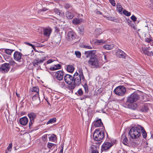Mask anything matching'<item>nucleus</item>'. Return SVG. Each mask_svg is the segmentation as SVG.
Listing matches in <instances>:
<instances>
[{
	"label": "nucleus",
	"instance_id": "60",
	"mask_svg": "<svg viewBox=\"0 0 153 153\" xmlns=\"http://www.w3.org/2000/svg\"><path fill=\"white\" fill-rule=\"evenodd\" d=\"M48 10V9H47V8H43V9H42V11H45Z\"/></svg>",
	"mask_w": 153,
	"mask_h": 153
},
{
	"label": "nucleus",
	"instance_id": "23",
	"mask_svg": "<svg viewBox=\"0 0 153 153\" xmlns=\"http://www.w3.org/2000/svg\"><path fill=\"white\" fill-rule=\"evenodd\" d=\"M83 21V19H82L74 18L72 20V23L75 25H77L81 23Z\"/></svg>",
	"mask_w": 153,
	"mask_h": 153
},
{
	"label": "nucleus",
	"instance_id": "64",
	"mask_svg": "<svg viewBox=\"0 0 153 153\" xmlns=\"http://www.w3.org/2000/svg\"><path fill=\"white\" fill-rule=\"evenodd\" d=\"M150 43H151V45L152 46H153V40H152V41Z\"/></svg>",
	"mask_w": 153,
	"mask_h": 153
},
{
	"label": "nucleus",
	"instance_id": "20",
	"mask_svg": "<svg viewBox=\"0 0 153 153\" xmlns=\"http://www.w3.org/2000/svg\"><path fill=\"white\" fill-rule=\"evenodd\" d=\"M52 31L50 28H46L44 29L43 34L45 36L49 37Z\"/></svg>",
	"mask_w": 153,
	"mask_h": 153
},
{
	"label": "nucleus",
	"instance_id": "27",
	"mask_svg": "<svg viewBox=\"0 0 153 153\" xmlns=\"http://www.w3.org/2000/svg\"><path fill=\"white\" fill-rule=\"evenodd\" d=\"M4 51L5 53L7 54L10 55L12 52L15 51V49H1Z\"/></svg>",
	"mask_w": 153,
	"mask_h": 153
},
{
	"label": "nucleus",
	"instance_id": "24",
	"mask_svg": "<svg viewBox=\"0 0 153 153\" xmlns=\"http://www.w3.org/2000/svg\"><path fill=\"white\" fill-rule=\"evenodd\" d=\"M9 65L13 66L15 68H17L19 67L20 66V65H18L13 59L9 61Z\"/></svg>",
	"mask_w": 153,
	"mask_h": 153
},
{
	"label": "nucleus",
	"instance_id": "15",
	"mask_svg": "<svg viewBox=\"0 0 153 153\" xmlns=\"http://www.w3.org/2000/svg\"><path fill=\"white\" fill-rule=\"evenodd\" d=\"M22 53L17 51H16L13 54V58L16 61H18L19 62H20L22 58Z\"/></svg>",
	"mask_w": 153,
	"mask_h": 153
},
{
	"label": "nucleus",
	"instance_id": "16",
	"mask_svg": "<svg viewBox=\"0 0 153 153\" xmlns=\"http://www.w3.org/2000/svg\"><path fill=\"white\" fill-rule=\"evenodd\" d=\"M99 144H94L92 145L91 149L92 150L91 153H99L98 150L99 148Z\"/></svg>",
	"mask_w": 153,
	"mask_h": 153
},
{
	"label": "nucleus",
	"instance_id": "63",
	"mask_svg": "<svg viewBox=\"0 0 153 153\" xmlns=\"http://www.w3.org/2000/svg\"><path fill=\"white\" fill-rule=\"evenodd\" d=\"M139 144V143H135V146H138Z\"/></svg>",
	"mask_w": 153,
	"mask_h": 153
},
{
	"label": "nucleus",
	"instance_id": "52",
	"mask_svg": "<svg viewBox=\"0 0 153 153\" xmlns=\"http://www.w3.org/2000/svg\"><path fill=\"white\" fill-rule=\"evenodd\" d=\"M78 93L80 95H82L83 92L82 91V90L81 89H79L78 91Z\"/></svg>",
	"mask_w": 153,
	"mask_h": 153
},
{
	"label": "nucleus",
	"instance_id": "6",
	"mask_svg": "<svg viewBox=\"0 0 153 153\" xmlns=\"http://www.w3.org/2000/svg\"><path fill=\"white\" fill-rule=\"evenodd\" d=\"M126 91L125 87L122 85L117 87L114 90L115 93L120 96H123L125 95Z\"/></svg>",
	"mask_w": 153,
	"mask_h": 153
},
{
	"label": "nucleus",
	"instance_id": "31",
	"mask_svg": "<svg viewBox=\"0 0 153 153\" xmlns=\"http://www.w3.org/2000/svg\"><path fill=\"white\" fill-rule=\"evenodd\" d=\"M105 41L103 39H95L94 41V42L96 44L98 45H101L102 44H104L105 43Z\"/></svg>",
	"mask_w": 153,
	"mask_h": 153
},
{
	"label": "nucleus",
	"instance_id": "58",
	"mask_svg": "<svg viewBox=\"0 0 153 153\" xmlns=\"http://www.w3.org/2000/svg\"><path fill=\"white\" fill-rule=\"evenodd\" d=\"M63 151V147H62L61 148L60 151L59 153H62Z\"/></svg>",
	"mask_w": 153,
	"mask_h": 153
},
{
	"label": "nucleus",
	"instance_id": "62",
	"mask_svg": "<svg viewBox=\"0 0 153 153\" xmlns=\"http://www.w3.org/2000/svg\"><path fill=\"white\" fill-rule=\"evenodd\" d=\"M16 96L18 97H19V94H18L17 92L16 93Z\"/></svg>",
	"mask_w": 153,
	"mask_h": 153
},
{
	"label": "nucleus",
	"instance_id": "54",
	"mask_svg": "<svg viewBox=\"0 0 153 153\" xmlns=\"http://www.w3.org/2000/svg\"><path fill=\"white\" fill-rule=\"evenodd\" d=\"M147 55L150 56H153V52L152 51L149 52L147 54Z\"/></svg>",
	"mask_w": 153,
	"mask_h": 153
},
{
	"label": "nucleus",
	"instance_id": "37",
	"mask_svg": "<svg viewBox=\"0 0 153 153\" xmlns=\"http://www.w3.org/2000/svg\"><path fill=\"white\" fill-rule=\"evenodd\" d=\"M104 17L107 19L108 20L112 21L114 22H116V19L114 17L111 16H104Z\"/></svg>",
	"mask_w": 153,
	"mask_h": 153
},
{
	"label": "nucleus",
	"instance_id": "19",
	"mask_svg": "<svg viewBox=\"0 0 153 153\" xmlns=\"http://www.w3.org/2000/svg\"><path fill=\"white\" fill-rule=\"evenodd\" d=\"M93 125L96 127H101L103 125V123L100 119L94 121L93 123Z\"/></svg>",
	"mask_w": 153,
	"mask_h": 153
},
{
	"label": "nucleus",
	"instance_id": "39",
	"mask_svg": "<svg viewBox=\"0 0 153 153\" xmlns=\"http://www.w3.org/2000/svg\"><path fill=\"white\" fill-rule=\"evenodd\" d=\"M142 128L143 129H142V130H141V133L142 134V135L143 138H146L147 137V134L146 131L143 128V127Z\"/></svg>",
	"mask_w": 153,
	"mask_h": 153
},
{
	"label": "nucleus",
	"instance_id": "9",
	"mask_svg": "<svg viewBox=\"0 0 153 153\" xmlns=\"http://www.w3.org/2000/svg\"><path fill=\"white\" fill-rule=\"evenodd\" d=\"M27 115L30 120L29 123V127L30 128H31V127L34 123V120L36 117L37 115L36 113L32 112L28 113Z\"/></svg>",
	"mask_w": 153,
	"mask_h": 153
},
{
	"label": "nucleus",
	"instance_id": "3",
	"mask_svg": "<svg viewBox=\"0 0 153 153\" xmlns=\"http://www.w3.org/2000/svg\"><path fill=\"white\" fill-rule=\"evenodd\" d=\"M139 98V95L136 92H134L127 98L125 105L128 108H131L130 104L137 101Z\"/></svg>",
	"mask_w": 153,
	"mask_h": 153
},
{
	"label": "nucleus",
	"instance_id": "44",
	"mask_svg": "<svg viewBox=\"0 0 153 153\" xmlns=\"http://www.w3.org/2000/svg\"><path fill=\"white\" fill-rule=\"evenodd\" d=\"M83 87L84 88L85 91L86 92L88 93V85L85 84L84 85Z\"/></svg>",
	"mask_w": 153,
	"mask_h": 153
},
{
	"label": "nucleus",
	"instance_id": "55",
	"mask_svg": "<svg viewBox=\"0 0 153 153\" xmlns=\"http://www.w3.org/2000/svg\"><path fill=\"white\" fill-rule=\"evenodd\" d=\"M85 48L88 49H91L92 48V47L90 46L86 45L84 46Z\"/></svg>",
	"mask_w": 153,
	"mask_h": 153
},
{
	"label": "nucleus",
	"instance_id": "42",
	"mask_svg": "<svg viewBox=\"0 0 153 153\" xmlns=\"http://www.w3.org/2000/svg\"><path fill=\"white\" fill-rule=\"evenodd\" d=\"M75 54L76 57L78 58H79L81 56V53L79 51H75Z\"/></svg>",
	"mask_w": 153,
	"mask_h": 153
},
{
	"label": "nucleus",
	"instance_id": "29",
	"mask_svg": "<svg viewBox=\"0 0 153 153\" xmlns=\"http://www.w3.org/2000/svg\"><path fill=\"white\" fill-rule=\"evenodd\" d=\"M114 47V46L113 45H108L106 44L105 45L103 46V48L104 49H106L107 50H111Z\"/></svg>",
	"mask_w": 153,
	"mask_h": 153
},
{
	"label": "nucleus",
	"instance_id": "25",
	"mask_svg": "<svg viewBox=\"0 0 153 153\" xmlns=\"http://www.w3.org/2000/svg\"><path fill=\"white\" fill-rule=\"evenodd\" d=\"M65 15L67 18L69 19H71L74 16V14L69 11H67L65 13Z\"/></svg>",
	"mask_w": 153,
	"mask_h": 153
},
{
	"label": "nucleus",
	"instance_id": "33",
	"mask_svg": "<svg viewBox=\"0 0 153 153\" xmlns=\"http://www.w3.org/2000/svg\"><path fill=\"white\" fill-rule=\"evenodd\" d=\"M117 11L120 13H122L123 8L120 3H117Z\"/></svg>",
	"mask_w": 153,
	"mask_h": 153
},
{
	"label": "nucleus",
	"instance_id": "46",
	"mask_svg": "<svg viewBox=\"0 0 153 153\" xmlns=\"http://www.w3.org/2000/svg\"><path fill=\"white\" fill-rule=\"evenodd\" d=\"M142 50L143 51V53L144 54H145L147 55L148 54V53H149V51L148 50H147L146 49L143 48H142Z\"/></svg>",
	"mask_w": 153,
	"mask_h": 153
},
{
	"label": "nucleus",
	"instance_id": "8",
	"mask_svg": "<svg viewBox=\"0 0 153 153\" xmlns=\"http://www.w3.org/2000/svg\"><path fill=\"white\" fill-rule=\"evenodd\" d=\"M74 79V76L69 74H66L64 76L65 82L68 84V85H71L73 83Z\"/></svg>",
	"mask_w": 153,
	"mask_h": 153
},
{
	"label": "nucleus",
	"instance_id": "35",
	"mask_svg": "<svg viewBox=\"0 0 153 153\" xmlns=\"http://www.w3.org/2000/svg\"><path fill=\"white\" fill-rule=\"evenodd\" d=\"M56 135L54 134H52L49 137V140L50 141L54 142L56 139Z\"/></svg>",
	"mask_w": 153,
	"mask_h": 153
},
{
	"label": "nucleus",
	"instance_id": "17",
	"mask_svg": "<svg viewBox=\"0 0 153 153\" xmlns=\"http://www.w3.org/2000/svg\"><path fill=\"white\" fill-rule=\"evenodd\" d=\"M150 104L149 103L145 104L142 105L140 108V110L143 112H146L149 110V107Z\"/></svg>",
	"mask_w": 153,
	"mask_h": 153
},
{
	"label": "nucleus",
	"instance_id": "34",
	"mask_svg": "<svg viewBox=\"0 0 153 153\" xmlns=\"http://www.w3.org/2000/svg\"><path fill=\"white\" fill-rule=\"evenodd\" d=\"M54 11L56 14L59 15L60 16H62L63 15V13H61V11L57 8L54 9Z\"/></svg>",
	"mask_w": 153,
	"mask_h": 153
},
{
	"label": "nucleus",
	"instance_id": "38",
	"mask_svg": "<svg viewBox=\"0 0 153 153\" xmlns=\"http://www.w3.org/2000/svg\"><path fill=\"white\" fill-rule=\"evenodd\" d=\"M56 121V118H53L50 119L47 122V124H49L50 123H54Z\"/></svg>",
	"mask_w": 153,
	"mask_h": 153
},
{
	"label": "nucleus",
	"instance_id": "5",
	"mask_svg": "<svg viewBox=\"0 0 153 153\" xmlns=\"http://www.w3.org/2000/svg\"><path fill=\"white\" fill-rule=\"evenodd\" d=\"M104 137V133L100 130L96 129L93 134L94 139L96 141H100Z\"/></svg>",
	"mask_w": 153,
	"mask_h": 153
},
{
	"label": "nucleus",
	"instance_id": "1",
	"mask_svg": "<svg viewBox=\"0 0 153 153\" xmlns=\"http://www.w3.org/2000/svg\"><path fill=\"white\" fill-rule=\"evenodd\" d=\"M74 83L68 86V89L71 91L73 90L76 86L79 85L81 83V80H83L84 79L82 70L79 71V74L77 72L75 73L74 75Z\"/></svg>",
	"mask_w": 153,
	"mask_h": 153
},
{
	"label": "nucleus",
	"instance_id": "61",
	"mask_svg": "<svg viewBox=\"0 0 153 153\" xmlns=\"http://www.w3.org/2000/svg\"><path fill=\"white\" fill-rule=\"evenodd\" d=\"M82 26H80L79 27V30L80 31H82V29H80V28H82Z\"/></svg>",
	"mask_w": 153,
	"mask_h": 153
},
{
	"label": "nucleus",
	"instance_id": "43",
	"mask_svg": "<svg viewBox=\"0 0 153 153\" xmlns=\"http://www.w3.org/2000/svg\"><path fill=\"white\" fill-rule=\"evenodd\" d=\"M38 97L39 99V94L38 93H36L32 97V99L33 100H35Z\"/></svg>",
	"mask_w": 153,
	"mask_h": 153
},
{
	"label": "nucleus",
	"instance_id": "57",
	"mask_svg": "<svg viewBox=\"0 0 153 153\" xmlns=\"http://www.w3.org/2000/svg\"><path fill=\"white\" fill-rule=\"evenodd\" d=\"M102 53L103 55H104V57L105 59V60H107V58L106 57V55L105 54V53L104 52H102Z\"/></svg>",
	"mask_w": 153,
	"mask_h": 153
},
{
	"label": "nucleus",
	"instance_id": "51",
	"mask_svg": "<svg viewBox=\"0 0 153 153\" xmlns=\"http://www.w3.org/2000/svg\"><path fill=\"white\" fill-rule=\"evenodd\" d=\"M25 44L27 45H30V46H31L32 48H33V49H35V47L34 45H33L32 44L29 42H25Z\"/></svg>",
	"mask_w": 153,
	"mask_h": 153
},
{
	"label": "nucleus",
	"instance_id": "50",
	"mask_svg": "<svg viewBox=\"0 0 153 153\" xmlns=\"http://www.w3.org/2000/svg\"><path fill=\"white\" fill-rule=\"evenodd\" d=\"M145 41L147 42L150 43L152 42V40L149 38H146L145 39Z\"/></svg>",
	"mask_w": 153,
	"mask_h": 153
},
{
	"label": "nucleus",
	"instance_id": "13",
	"mask_svg": "<svg viewBox=\"0 0 153 153\" xmlns=\"http://www.w3.org/2000/svg\"><path fill=\"white\" fill-rule=\"evenodd\" d=\"M53 74H54L56 78L58 80L61 81L63 79L64 73L61 71H59L57 72H53Z\"/></svg>",
	"mask_w": 153,
	"mask_h": 153
},
{
	"label": "nucleus",
	"instance_id": "26",
	"mask_svg": "<svg viewBox=\"0 0 153 153\" xmlns=\"http://www.w3.org/2000/svg\"><path fill=\"white\" fill-rule=\"evenodd\" d=\"M61 67V65L60 64L54 65L53 66L51 67L50 69L51 71H55L57 70L60 69Z\"/></svg>",
	"mask_w": 153,
	"mask_h": 153
},
{
	"label": "nucleus",
	"instance_id": "32",
	"mask_svg": "<svg viewBox=\"0 0 153 153\" xmlns=\"http://www.w3.org/2000/svg\"><path fill=\"white\" fill-rule=\"evenodd\" d=\"M30 90L32 92H36V93L39 94V89L38 86H33L30 89Z\"/></svg>",
	"mask_w": 153,
	"mask_h": 153
},
{
	"label": "nucleus",
	"instance_id": "48",
	"mask_svg": "<svg viewBox=\"0 0 153 153\" xmlns=\"http://www.w3.org/2000/svg\"><path fill=\"white\" fill-rule=\"evenodd\" d=\"M131 19L134 22H135L136 21V20H137V18L135 16H134V15H132V16H131Z\"/></svg>",
	"mask_w": 153,
	"mask_h": 153
},
{
	"label": "nucleus",
	"instance_id": "53",
	"mask_svg": "<svg viewBox=\"0 0 153 153\" xmlns=\"http://www.w3.org/2000/svg\"><path fill=\"white\" fill-rule=\"evenodd\" d=\"M71 7V5L68 4H66L64 5L65 7L67 9Z\"/></svg>",
	"mask_w": 153,
	"mask_h": 153
},
{
	"label": "nucleus",
	"instance_id": "14",
	"mask_svg": "<svg viewBox=\"0 0 153 153\" xmlns=\"http://www.w3.org/2000/svg\"><path fill=\"white\" fill-rule=\"evenodd\" d=\"M45 60V56L42 57V58L39 59L37 58L34 60L33 63V65L35 67L39 66V64L44 62Z\"/></svg>",
	"mask_w": 153,
	"mask_h": 153
},
{
	"label": "nucleus",
	"instance_id": "12",
	"mask_svg": "<svg viewBox=\"0 0 153 153\" xmlns=\"http://www.w3.org/2000/svg\"><path fill=\"white\" fill-rule=\"evenodd\" d=\"M95 51H85L84 54V56H83V58L85 59L86 58H89L93 56H94V55L95 53Z\"/></svg>",
	"mask_w": 153,
	"mask_h": 153
},
{
	"label": "nucleus",
	"instance_id": "18",
	"mask_svg": "<svg viewBox=\"0 0 153 153\" xmlns=\"http://www.w3.org/2000/svg\"><path fill=\"white\" fill-rule=\"evenodd\" d=\"M116 55L119 58L123 59L125 58L126 55L125 53L120 49H118L117 53Z\"/></svg>",
	"mask_w": 153,
	"mask_h": 153
},
{
	"label": "nucleus",
	"instance_id": "28",
	"mask_svg": "<svg viewBox=\"0 0 153 153\" xmlns=\"http://www.w3.org/2000/svg\"><path fill=\"white\" fill-rule=\"evenodd\" d=\"M74 69V67L72 65H68L67 67V70L69 72H73Z\"/></svg>",
	"mask_w": 153,
	"mask_h": 153
},
{
	"label": "nucleus",
	"instance_id": "4",
	"mask_svg": "<svg viewBox=\"0 0 153 153\" xmlns=\"http://www.w3.org/2000/svg\"><path fill=\"white\" fill-rule=\"evenodd\" d=\"M88 63L92 68H97L99 67V62L96 56L90 58L88 61Z\"/></svg>",
	"mask_w": 153,
	"mask_h": 153
},
{
	"label": "nucleus",
	"instance_id": "7",
	"mask_svg": "<svg viewBox=\"0 0 153 153\" xmlns=\"http://www.w3.org/2000/svg\"><path fill=\"white\" fill-rule=\"evenodd\" d=\"M10 66L8 63H5L1 65L0 67V72L2 74L7 73L10 70Z\"/></svg>",
	"mask_w": 153,
	"mask_h": 153
},
{
	"label": "nucleus",
	"instance_id": "40",
	"mask_svg": "<svg viewBox=\"0 0 153 153\" xmlns=\"http://www.w3.org/2000/svg\"><path fill=\"white\" fill-rule=\"evenodd\" d=\"M123 13L124 15L128 16H129L131 14L130 12H128L126 10H124L123 11Z\"/></svg>",
	"mask_w": 153,
	"mask_h": 153
},
{
	"label": "nucleus",
	"instance_id": "49",
	"mask_svg": "<svg viewBox=\"0 0 153 153\" xmlns=\"http://www.w3.org/2000/svg\"><path fill=\"white\" fill-rule=\"evenodd\" d=\"M109 2L112 5L114 6L116 4L114 0H109Z\"/></svg>",
	"mask_w": 153,
	"mask_h": 153
},
{
	"label": "nucleus",
	"instance_id": "41",
	"mask_svg": "<svg viewBox=\"0 0 153 153\" xmlns=\"http://www.w3.org/2000/svg\"><path fill=\"white\" fill-rule=\"evenodd\" d=\"M59 85L62 88H65L66 87V85L65 83L64 82H62L59 83Z\"/></svg>",
	"mask_w": 153,
	"mask_h": 153
},
{
	"label": "nucleus",
	"instance_id": "47",
	"mask_svg": "<svg viewBox=\"0 0 153 153\" xmlns=\"http://www.w3.org/2000/svg\"><path fill=\"white\" fill-rule=\"evenodd\" d=\"M12 147V143H10L7 148L8 151H10Z\"/></svg>",
	"mask_w": 153,
	"mask_h": 153
},
{
	"label": "nucleus",
	"instance_id": "21",
	"mask_svg": "<svg viewBox=\"0 0 153 153\" xmlns=\"http://www.w3.org/2000/svg\"><path fill=\"white\" fill-rule=\"evenodd\" d=\"M28 119L26 117L21 118L19 120L20 123L23 126L26 125L28 122Z\"/></svg>",
	"mask_w": 153,
	"mask_h": 153
},
{
	"label": "nucleus",
	"instance_id": "22",
	"mask_svg": "<svg viewBox=\"0 0 153 153\" xmlns=\"http://www.w3.org/2000/svg\"><path fill=\"white\" fill-rule=\"evenodd\" d=\"M121 141L123 144L127 145L128 144V140L125 133L123 134L121 136Z\"/></svg>",
	"mask_w": 153,
	"mask_h": 153
},
{
	"label": "nucleus",
	"instance_id": "36",
	"mask_svg": "<svg viewBox=\"0 0 153 153\" xmlns=\"http://www.w3.org/2000/svg\"><path fill=\"white\" fill-rule=\"evenodd\" d=\"M56 144H53L51 143H48L47 144V147L48 148L51 149L52 148H53L55 147Z\"/></svg>",
	"mask_w": 153,
	"mask_h": 153
},
{
	"label": "nucleus",
	"instance_id": "2",
	"mask_svg": "<svg viewBox=\"0 0 153 153\" xmlns=\"http://www.w3.org/2000/svg\"><path fill=\"white\" fill-rule=\"evenodd\" d=\"M142 129V127L139 125L133 126L129 131V136L132 139H137L141 136Z\"/></svg>",
	"mask_w": 153,
	"mask_h": 153
},
{
	"label": "nucleus",
	"instance_id": "45",
	"mask_svg": "<svg viewBox=\"0 0 153 153\" xmlns=\"http://www.w3.org/2000/svg\"><path fill=\"white\" fill-rule=\"evenodd\" d=\"M47 135L45 134L42 137V139L43 141H47Z\"/></svg>",
	"mask_w": 153,
	"mask_h": 153
},
{
	"label": "nucleus",
	"instance_id": "11",
	"mask_svg": "<svg viewBox=\"0 0 153 153\" xmlns=\"http://www.w3.org/2000/svg\"><path fill=\"white\" fill-rule=\"evenodd\" d=\"M113 145V144L112 143L105 142L102 145L101 150L102 151L107 150Z\"/></svg>",
	"mask_w": 153,
	"mask_h": 153
},
{
	"label": "nucleus",
	"instance_id": "30",
	"mask_svg": "<svg viewBox=\"0 0 153 153\" xmlns=\"http://www.w3.org/2000/svg\"><path fill=\"white\" fill-rule=\"evenodd\" d=\"M102 33V30L100 28H97L94 31V34L97 36H98Z\"/></svg>",
	"mask_w": 153,
	"mask_h": 153
},
{
	"label": "nucleus",
	"instance_id": "59",
	"mask_svg": "<svg viewBox=\"0 0 153 153\" xmlns=\"http://www.w3.org/2000/svg\"><path fill=\"white\" fill-rule=\"evenodd\" d=\"M96 13L97 14H98L102 15V13L101 12H100V11H97Z\"/></svg>",
	"mask_w": 153,
	"mask_h": 153
},
{
	"label": "nucleus",
	"instance_id": "56",
	"mask_svg": "<svg viewBox=\"0 0 153 153\" xmlns=\"http://www.w3.org/2000/svg\"><path fill=\"white\" fill-rule=\"evenodd\" d=\"M53 62V61L52 60V59H49L48 60L47 62H46L47 63V64H50V63H52V62Z\"/></svg>",
	"mask_w": 153,
	"mask_h": 153
},
{
	"label": "nucleus",
	"instance_id": "10",
	"mask_svg": "<svg viewBox=\"0 0 153 153\" xmlns=\"http://www.w3.org/2000/svg\"><path fill=\"white\" fill-rule=\"evenodd\" d=\"M76 38V35L73 31H69L67 36V39L68 41H72L74 40Z\"/></svg>",
	"mask_w": 153,
	"mask_h": 153
}]
</instances>
